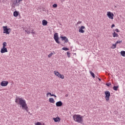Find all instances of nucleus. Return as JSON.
Returning a JSON list of instances; mask_svg holds the SVG:
<instances>
[{
  "instance_id": "f03ea898",
  "label": "nucleus",
  "mask_w": 125,
  "mask_h": 125,
  "mask_svg": "<svg viewBox=\"0 0 125 125\" xmlns=\"http://www.w3.org/2000/svg\"><path fill=\"white\" fill-rule=\"evenodd\" d=\"M83 117L80 114H74L73 116L74 121L79 124H82L83 122Z\"/></svg>"
},
{
  "instance_id": "0eeeda50",
  "label": "nucleus",
  "mask_w": 125,
  "mask_h": 125,
  "mask_svg": "<svg viewBox=\"0 0 125 125\" xmlns=\"http://www.w3.org/2000/svg\"><path fill=\"white\" fill-rule=\"evenodd\" d=\"M106 15L109 19H111V20H113L114 19V13L108 11L107 12Z\"/></svg>"
},
{
  "instance_id": "bb28decb",
  "label": "nucleus",
  "mask_w": 125,
  "mask_h": 125,
  "mask_svg": "<svg viewBox=\"0 0 125 125\" xmlns=\"http://www.w3.org/2000/svg\"><path fill=\"white\" fill-rule=\"evenodd\" d=\"M62 50H65V51H67L68 50H69V48H66V47H63L62 48Z\"/></svg>"
},
{
  "instance_id": "dca6fc26",
  "label": "nucleus",
  "mask_w": 125,
  "mask_h": 125,
  "mask_svg": "<svg viewBox=\"0 0 125 125\" xmlns=\"http://www.w3.org/2000/svg\"><path fill=\"white\" fill-rule=\"evenodd\" d=\"M47 23L48 22L45 20H43L42 21V24L43 26H46V25H47Z\"/></svg>"
},
{
  "instance_id": "f8f14e48",
  "label": "nucleus",
  "mask_w": 125,
  "mask_h": 125,
  "mask_svg": "<svg viewBox=\"0 0 125 125\" xmlns=\"http://www.w3.org/2000/svg\"><path fill=\"white\" fill-rule=\"evenodd\" d=\"M84 29H85V27L83 26H81V27L79 28V33H84V30H83Z\"/></svg>"
},
{
  "instance_id": "473e14b6",
  "label": "nucleus",
  "mask_w": 125,
  "mask_h": 125,
  "mask_svg": "<svg viewBox=\"0 0 125 125\" xmlns=\"http://www.w3.org/2000/svg\"><path fill=\"white\" fill-rule=\"evenodd\" d=\"M31 34H32V35H35L36 32H35V31H34V30H32L31 31Z\"/></svg>"
},
{
  "instance_id": "a878e982",
  "label": "nucleus",
  "mask_w": 125,
  "mask_h": 125,
  "mask_svg": "<svg viewBox=\"0 0 125 125\" xmlns=\"http://www.w3.org/2000/svg\"><path fill=\"white\" fill-rule=\"evenodd\" d=\"M90 73L92 77H93V78H95V75L94 74V73H93V72L90 71Z\"/></svg>"
},
{
  "instance_id": "6e6552de",
  "label": "nucleus",
  "mask_w": 125,
  "mask_h": 125,
  "mask_svg": "<svg viewBox=\"0 0 125 125\" xmlns=\"http://www.w3.org/2000/svg\"><path fill=\"white\" fill-rule=\"evenodd\" d=\"M54 39L57 43H60V42H59V37H58V33H56L54 34Z\"/></svg>"
},
{
  "instance_id": "20e7f679",
  "label": "nucleus",
  "mask_w": 125,
  "mask_h": 125,
  "mask_svg": "<svg viewBox=\"0 0 125 125\" xmlns=\"http://www.w3.org/2000/svg\"><path fill=\"white\" fill-rule=\"evenodd\" d=\"M3 34H6L7 35H9L10 32H11V29L8 28L7 26H3Z\"/></svg>"
},
{
  "instance_id": "72a5a7b5",
  "label": "nucleus",
  "mask_w": 125,
  "mask_h": 125,
  "mask_svg": "<svg viewBox=\"0 0 125 125\" xmlns=\"http://www.w3.org/2000/svg\"><path fill=\"white\" fill-rule=\"evenodd\" d=\"M53 7H55V8L57 7V4H54L53 5Z\"/></svg>"
},
{
  "instance_id": "c9c22d12",
  "label": "nucleus",
  "mask_w": 125,
  "mask_h": 125,
  "mask_svg": "<svg viewBox=\"0 0 125 125\" xmlns=\"http://www.w3.org/2000/svg\"><path fill=\"white\" fill-rule=\"evenodd\" d=\"M114 27H115V24H112L111 25V28H114Z\"/></svg>"
},
{
  "instance_id": "9b49d317",
  "label": "nucleus",
  "mask_w": 125,
  "mask_h": 125,
  "mask_svg": "<svg viewBox=\"0 0 125 125\" xmlns=\"http://www.w3.org/2000/svg\"><path fill=\"white\" fill-rule=\"evenodd\" d=\"M1 86H7L8 84V82L7 81H3L1 82L0 83Z\"/></svg>"
},
{
  "instance_id": "1a4fd4ad",
  "label": "nucleus",
  "mask_w": 125,
  "mask_h": 125,
  "mask_svg": "<svg viewBox=\"0 0 125 125\" xmlns=\"http://www.w3.org/2000/svg\"><path fill=\"white\" fill-rule=\"evenodd\" d=\"M6 52H8V51L7 50V48L2 47L0 49V53L2 54L6 53Z\"/></svg>"
},
{
  "instance_id": "a211bd4d",
  "label": "nucleus",
  "mask_w": 125,
  "mask_h": 125,
  "mask_svg": "<svg viewBox=\"0 0 125 125\" xmlns=\"http://www.w3.org/2000/svg\"><path fill=\"white\" fill-rule=\"evenodd\" d=\"M112 35L114 38H118L119 37V34L116 33V32H113V33H112Z\"/></svg>"
},
{
  "instance_id": "aec40b11",
  "label": "nucleus",
  "mask_w": 125,
  "mask_h": 125,
  "mask_svg": "<svg viewBox=\"0 0 125 125\" xmlns=\"http://www.w3.org/2000/svg\"><path fill=\"white\" fill-rule=\"evenodd\" d=\"M35 125H45L44 124V123L38 122L35 123Z\"/></svg>"
},
{
  "instance_id": "393cba45",
  "label": "nucleus",
  "mask_w": 125,
  "mask_h": 125,
  "mask_svg": "<svg viewBox=\"0 0 125 125\" xmlns=\"http://www.w3.org/2000/svg\"><path fill=\"white\" fill-rule=\"evenodd\" d=\"M118 88H119V86H113V89L115 91H117V90H118Z\"/></svg>"
},
{
  "instance_id": "f3484780",
  "label": "nucleus",
  "mask_w": 125,
  "mask_h": 125,
  "mask_svg": "<svg viewBox=\"0 0 125 125\" xmlns=\"http://www.w3.org/2000/svg\"><path fill=\"white\" fill-rule=\"evenodd\" d=\"M18 15H19V12L16 11L14 12L13 16L15 17H17L18 16Z\"/></svg>"
},
{
  "instance_id": "cd10ccee",
  "label": "nucleus",
  "mask_w": 125,
  "mask_h": 125,
  "mask_svg": "<svg viewBox=\"0 0 125 125\" xmlns=\"http://www.w3.org/2000/svg\"><path fill=\"white\" fill-rule=\"evenodd\" d=\"M52 55H53V53H51L50 54H49L48 55V57L49 58H50V57H51V56H52Z\"/></svg>"
},
{
  "instance_id": "4468645a",
  "label": "nucleus",
  "mask_w": 125,
  "mask_h": 125,
  "mask_svg": "<svg viewBox=\"0 0 125 125\" xmlns=\"http://www.w3.org/2000/svg\"><path fill=\"white\" fill-rule=\"evenodd\" d=\"M61 39H62V41H64L65 42H69V39L67 38L66 37H61Z\"/></svg>"
},
{
  "instance_id": "7c9ffc66",
  "label": "nucleus",
  "mask_w": 125,
  "mask_h": 125,
  "mask_svg": "<svg viewBox=\"0 0 125 125\" xmlns=\"http://www.w3.org/2000/svg\"><path fill=\"white\" fill-rule=\"evenodd\" d=\"M115 32H116V33H120V30H119V29L116 28L115 29Z\"/></svg>"
},
{
  "instance_id": "ddd939ff",
  "label": "nucleus",
  "mask_w": 125,
  "mask_h": 125,
  "mask_svg": "<svg viewBox=\"0 0 125 125\" xmlns=\"http://www.w3.org/2000/svg\"><path fill=\"white\" fill-rule=\"evenodd\" d=\"M62 105H63V104L62 103V102H61V101L57 102L56 103V105L57 106V107H61V106H62Z\"/></svg>"
},
{
  "instance_id": "5701e85b",
  "label": "nucleus",
  "mask_w": 125,
  "mask_h": 125,
  "mask_svg": "<svg viewBox=\"0 0 125 125\" xmlns=\"http://www.w3.org/2000/svg\"><path fill=\"white\" fill-rule=\"evenodd\" d=\"M7 46V43L6 42H3L2 43V47H6Z\"/></svg>"
},
{
  "instance_id": "c85d7f7f",
  "label": "nucleus",
  "mask_w": 125,
  "mask_h": 125,
  "mask_svg": "<svg viewBox=\"0 0 125 125\" xmlns=\"http://www.w3.org/2000/svg\"><path fill=\"white\" fill-rule=\"evenodd\" d=\"M71 53H70V52H67V55L68 56V57L69 58H70V55Z\"/></svg>"
},
{
  "instance_id": "412c9836",
  "label": "nucleus",
  "mask_w": 125,
  "mask_h": 125,
  "mask_svg": "<svg viewBox=\"0 0 125 125\" xmlns=\"http://www.w3.org/2000/svg\"><path fill=\"white\" fill-rule=\"evenodd\" d=\"M121 55L123 56V57H125V51H121L120 52Z\"/></svg>"
},
{
  "instance_id": "423d86ee",
  "label": "nucleus",
  "mask_w": 125,
  "mask_h": 125,
  "mask_svg": "<svg viewBox=\"0 0 125 125\" xmlns=\"http://www.w3.org/2000/svg\"><path fill=\"white\" fill-rule=\"evenodd\" d=\"M105 94V98L106 101H109L110 100V97L111 96V94L109 91H106L104 92Z\"/></svg>"
},
{
  "instance_id": "6ab92c4d",
  "label": "nucleus",
  "mask_w": 125,
  "mask_h": 125,
  "mask_svg": "<svg viewBox=\"0 0 125 125\" xmlns=\"http://www.w3.org/2000/svg\"><path fill=\"white\" fill-rule=\"evenodd\" d=\"M49 94H50V96H54V97H55V98L57 97H56V95H53V94H51V93H50V92H48V93H47V94H46V97H48V96L49 95Z\"/></svg>"
},
{
  "instance_id": "e433bc0d",
  "label": "nucleus",
  "mask_w": 125,
  "mask_h": 125,
  "mask_svg": "<svg viewBox=\"0 0 125 125\" xmlns=\"http://www.w3.org/2000/svg\"><path fill=\"white\" fill-rule=\"evenodd\" d=\"M98 79L99 81H100V82H101V79H100V78H98Z\"/></svg>"
},
{
  "instance_id": "c756f323",
  "label": "nucleus",
  "mask_w": 125,
  "mask_h": 125,
  "mask_svg": "<svg viewBox=\"0 0 125 125\" xmlns=\"http://www.w3.org/2000/svg\"><path fill=\"white\" fill-rule=\"evenodd\" d=\"M122 42V41H117L115 43V44H118V43H121Z\"/></svg>"
},
{
  "instance_id": "7ed1b4c3",
  "label": "nucleus",
  "mask_w": 125,
  "mask_h": 125,
  "mask_svg": "<svg viewBox=\"0 0 125 125\" xmlns=\"http://www.w3.org/2000/svg\"><path fill=\"white\" fill-rule=\"evenodd\" d=\"M23 0H12V7H15L16 6H19L20 5V2Z\"/></svg>"
},
{
  "instance_id": "f257e3e1",
  "label": "nucleus",
  "mask_w": 125,
  "mask_h": 125,
  "mask_svg": "<svg viewBox=\"0 0 125 125\" xmlns=\"http://www.w3.org/2000/svg\"><path fill=\"white\" fill-rule=\"evenodd\" d=\"M15 102L21 106L22 110H25L26 112L29 111L28 105L26 103V100L21 98H16Z\"/></svg>"
},
{
  "instance_id": "9d476101",
  "label": "nucleus",
  "mask_w": 125,
  "mask_h": 125,
  "mask_svg": "<svg viewBox=\"0 0 125 125\" xmlns=\"http://www.w3.org/2000/svg\"><path fill=\"white\" fill-rule=\"evenodd\" d=\"M53 120L55 123H59V122L61 121V119H60V117L58 116L56 118H53Z\"/></svg>"
},
{
  "instance_id": "f704fd0d",
  "label": "nucleus",
  "mask_w": 125,
  "mask_h": 125,
  "mask_svg": "<svg viewBox=\"0 0 125 125\" xmlns=\"http://www.w3.org/2000/svg\"><path fill=\"white\" fill-rule=\"evenodd\" d=\"M106 85H107V86H110V85H111V83H107Z\"/></svg>"
},
{
  "instance_id": "2f4dec72",
  "label": "nucleus",
  "mask_w": 125,
  "mask_h": 125,
  "mask_svg": "<svg viewBox=\"0 0 125 125\" xmlns=\"http://www.w3.org/2000/svg\"><path fill=\"white\" fill-rule=\"evenodd\" d=\"M82 21H79L77 23V25H79V24H82Z\"/></svg>"
},
{
  "instance_id": "b1692460",
  "label": "nucleus",
  "mask_w": 125,
  "mask_h": 125,
  "mask_svg": "<svg viewBox=\"0 0 125 125\" xmlns=\"http://www.w3.org/2000/svg\"><path fill=\"white\" fill-rule=\"evenodd\" d=\"M116 47H117V44H113L112 45L111 48H112V49H115V48H116Z\"/></svg>"
},
{
  "instance_id": "2eb2a0df",
  "label": "nucleus",
  "mask_w": 125,
  "mask_h": 125,
  "mask_svg": "<svg viewBox=\"0 0 125 125\" xmlns=\"http://www.w3.org/2000/svg\"><path fill=\"white\" fill-rule=\"evenodd\" d=\"M49 102L54 104V103H55V101H54V99H53V98H50L49 99Z\"/></svg>"
},
{
  "instance_id": "39448f33",
  "label": "nucleus",
  "mask_w": 125,
  "mask_h": 125,
  "mask_svg": "<svg viewBox=\"0 0 125 125\" xmlns=\"http://www.w3.org/2000/svg\"><path fill=\"white\" fill-rule=\"evenodd\" d=\"M54 74L56 76V77H58V78H60L61 79H64V75H61L59 72H58L57 70H55L54 71Z\"/></svg>"
},
{
  "instance_id": "4be33fe9",
  "label": "nucleus",
  "mask_w": 125,
  "mask_h": 125,
  "mask_svg": "<svg viewBox=\"0 0 125 125\" xmlns=\"http://www.w3.org/2000/svg\"><path fill=\"white\" fill-rule=\"evenodd\" d=\"M25 32L28 34V35H30L31 34V30H30V28L27 29L26 30H25Z\"/></svg>"
}]
</instances>
